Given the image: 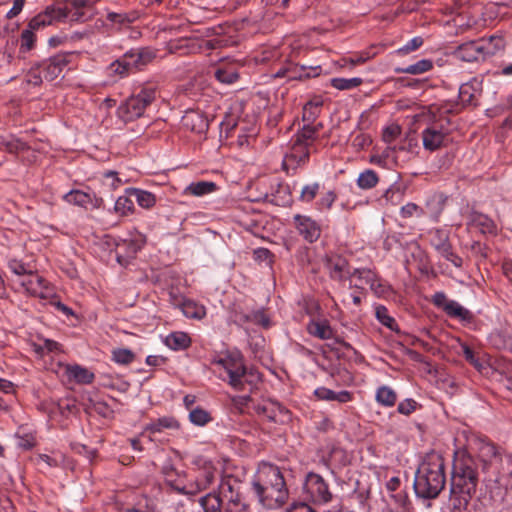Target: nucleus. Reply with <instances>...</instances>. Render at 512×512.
Here are the masks:
<instances>
[{
    "label": "nucleus",
    "instance_id": "obj_1",
    "mask_svg": "<svg viewBox=\"0 0 512 512\" xmlns=\"http://www.w3.org/2000/svg\"><path fill=\"white\" fill-rule=\"evenodd\" d=\"M94 13V7L88 0H65L47 7L43 13L31 19L29 29L22 31L21 50L29 51L33 48L35 42L33 30L50 25L54 21L86 22L93 17Z\"/></svg>",
    "mask_w": 512,
    "mask_h": 512
},
{
    "label": "nucleus",
    "instance_id": "obj_2",
    "mask_svg": "<svg viewBox=\"0 0 512 512\" xmlns=\"http://www.w3.org/2000/svg\"><path fill=\"white\" fill-rule=\"evenodd\" d=\"M479 461L468 453L457 454L450 483L451 512H467L479 482Z\"/></svg>",
    "mask_w": 512,
    "mask_h": 512
},
{
    "label": "nucleus",
    "instance_id": "obj_3",
    "mask_svg": "<svg viewBox=\"0 0 512 512\" xmlns=\"http://www.w3.org/2000/svg\"><path fill=\"white\" fill-rule=\"evenodd\" d=\"M252 488L262 506L268 509L282 507L289 492L280 468L270 463H262L252 481Z\"/></svg>",
    "mask_w": 512,
    "mask_h": 512
},
{
    "label": "nucleus",
    "instance_id": "obj_4",
    "mask_svg": "<svg viewBox=\"0 0 512 512\" xmlns=\"http://www.w3.org/2000/svg\"><path fill=\"white\" fill-rule=\"evenodd\" d=\"M444 459L439 454H431L419 466L414 480V490L418 497L436 498L446 482Z\"/></svg>",
    "mask_w": 512,
    "mask_h": 512
},
{
    "label": "nucleus",
    "instance_id": "obj_5",
    "mask_svg": "<svg viewBox=\"0 0 512 512\" xmlns=\"http://www.w3.org/2000/svg\"><path fill=\"white\" fill-rule=\"evenodd\" d=\"M214 364L227 374L229 384L236 390H251L260 381V374L253 369H247L239 354L227 355L214 360Z\"/></svg>",
    "mask_w": 512,
    "mask_h": 512
},
{
    "label": "nucleus",
    "instance_id": "obj_6",
    "mask_svg": "<svg viewBox=\"0 0 512 512\" xmlns=\"http://www.w3.org/2000/svg\"><path fill=\"white\" fill-rule=\"evenodd\" d=\"M193 464L197 468L195 479L187 486L176 487V491L183 495H196L199 492L207 490L215 482L218 476V470L212 461L197 457Z\"/></svg>",
    "mask_w": 512,
    "mask_h": 512
},
{
    "label": "nucleus",
    "instance_id": "obj_7",
    "mask_svg": "<svg viewBox=\"0 0 512 512\" xmlns=\"http://www.w3.org/2000/svg\"><path fill=\"white\" fill-rule=\"evenodd\" d=\"M156 88L152 85L143 87L138 94L132 95L118 107V115L124 122L141 117L146 108L155 100Z\"/></svg>",
    "mask_w": 512,
    "mask_h": 512
},
{
    "label": "nucleus",
    "instance_id": "obj_8",
    "mask_svg": "<svg viewBox=\"0 0 512 512\" xmlns=\"http://www.w3.org/2000/svg\"><path fill=\"white\" fill-rule=\"evenodd\" d=\"M504 42L501 37H490L463 43L457 49V56L466 62L485 60L487 56L493 55L496 50L502 49Z\"/></svg>",
    "mask_w": 512,
    "mask_h": 512
},
{
    "label": "nucleus",
    "instance_id": "obj_9",
    "mask_svg": "<svg viewBox=\"0 0 512 512\" xmlns=\"http://www.w3.org/2000/svg\"><path fill=\"white\" fill-rule=\"evenodd\" d=\"M242 482L231 474L223 475L217 487V492L226 504L228 512H247L242 492Z\"/></svg>",
    "mask_w": 512,
    "mask_h": 512
},
{
    "label": "nucleus",
    "instance_id": "obj_10",
    "mask_svg": "<svg viewBox=\"0 0 512 512\" xmlns=\"http://www.w3.org/2000/svg\"><path fill=\"white\" fill-rule=\"evenodd\" d=\"M321 124L312 125L306 123L301 131L295 135L291 153L287 155L288 161L293 160L298 164L304 163L309 157V145L316 139Z\"/></svg>",
    "mask_w": 512,
    "mask_h": 512
},
{
    "label": "nucleus",
    "instance_id": "obj_11",
    "mask_svg": "<svg viewBox=\"0 0 512 512\" xmlns=\"http://www.w3.org/2000/svg\"><path fill=\"white\" fill-rule=\"evenodd\" d=\"M304 491L315 504H327L332 501L333 494L328 483L317 473L309 472L305 477Z\"/></svg>",
    "mask_w": 512,
    "mask_h": 512
},
{
    "label": "nucleus",
    "instance_id": "obj_12",
    "mask_svg": "<svg viewBox=\"0 0 512 512\" xmlns=\"http://www.w3.org/2000/svg\"><path fill=\"white\" fill-rule=\"evenodd\" d=\"M17 283L24 288L25 292L29 295L39 297L41 299H48L53 295L52 289L47 285L45 279L32 271Z\"/></svg>",
    "mask_w": 512,
    "mask_h": 512
},
{
    "label": "nucleus",
    "instance_id": "obj_13",
    "mask_svg": "<svg viewBox=\"0 0 512 512\" xmlns=\"http://www.w3.org/2000/svg\"><path fill=\"white\" fill-rule=\"evenodd\" d=\"M71 54L60 53L43 61L40 65L43 77L47 81H53L61 76L70 63Z\"/></svg>",
    "mask_w": 512,
    "mask_h": 512
},
{
    "label": "nucleus",
    "instance_id": "obj_14",
    "mask_svg": "<svg viewBox=\"0 0 512 512\" xmlns=\"http://www.w3.org/2000/svg\"><path fill=\"white\" fill-rule=\"evenodd\" d=\"M146 243L145 235L141 233H136L130 239L123 240L121 243L117 244L116 247V258L120 264H124L128 261V259L134 258L139 250Z\"/></svg>",
    "mask_w": 512,
    "mask_h": 512
},
{
    "label": "nucleus",
    "instance_id": "obj_15",
    "mask_svg": "<svg viewBox=\"0 0 512 512\" xmlns=\"http://www.w3.org/2000/svg\"><path fill=\"white\" fill-rule=\"evenodd\" d=\"M422 144L425 150L433 152L443 146L447 140V132L442 126L433 124L425 128L422 133Z\"/></svg>",
    "mask_w": 512,
    "mask_h": 512
},
{
    "label": "nucleus",
    "instance_id": "obj_16",
    "mask_svg": "<svg viewBox=\"0 0 512 512\" xmlns=\"http://www.w3.org/2000/svg\"><path fill=\"white\" fill-rule=\"evenodd\" d=\"M294 224L298 233L308 242H315L321 234L319 225L312 218L297 214L294 216Z\"/></svg>",
    "mask_w": 512,
    "mask_h": 512
},
{
    "label": "nucleus",
    "instance_id": "obj_17",
    "mask_svg": "<svg viewBox=\"0 0 512 512\" xmlns=\"http://www.w3.org/2000/svg\"><path fill=\"white\" fill-rule=\"evenodd\" d=\"M324 265L333 280L343 281L349 274L348 262L341 255L327 254L324 259Z\"/></svg>",
    "mask_w": 512,
    "mask_h": 512
},
{
    "label": "nucleus",
    "instance_id": "obj_18",
    "mask_svg": "<svg viewBox=\"0 0 512 512\" xmlns=\"http://www.w3.org/2000/svg\"><path fill=\"white\" fill-rule=\"evenodd\" d=\"M182 125L192 132L203 133L207 131L209 122L200 111L188 110L182 117Z\"/></svg>",
    "mask_w": 512,
    "mask_h": 512
},
{
    "label": "nucleus",
    "instance_id": "obj_19",
    "mask_svg": "<svg viewBox=\"0 0 512 512\" xmlns=\"http://www.w3.org/2000/svg\"><path fill=\"white\" fill-rule=\"evenodd\" d=\"M481 82L477 79H473L467 83H464L459 88V99L463 106L475 105V100L480 95Z\"/></svg>",
    "mask_w": 512,
    "mask_h": 512
},
{
    "label": "nucleus",
    "instance_id": "obj_20",
    "mask_svg": "<svg viewBox=\"0 0 512 512\" xmlns=\"http://www.w3.org/2000/svg\"><path fill=\"white\" fill-rule=\"evenodd\" d=\"M259 414H263L267 419L273 422L283 421L288 415V410L278 402L269 401L257 408Z\"/></svg>",
    "mask_w": 512,
    "mask_h": 512
},
{
    "label": "nucleus",
    "instance_id": "obj_21",
    "mask_svg": "<svg viewBox=\"0 0 512 512\" xmlns=\"http://www.w3.org/2000/svg\"><path fill=\"white\" fill-rule=\"evenodd\" d=\"M199 504L204 512H228L224 500L216 490L201 497Z\"/></svg>",
    "mask_w": 512,
    "mask_h": 512
},
{
    "label": "nucleus",
    "instance_id": "obj_22",
    "mask_svg": "<svg viewBox=\"0 0 512 512\" xmlns=\"http://www.w3.org/2000/svg\"><path fill=\"white\" fill-rule=\"evenodd\" d=\"M468 225L471 228L478 229L483 234H492L496 231V225L492 219L475 211L470 214Z\"/></svg>",
    "mask_w": 512,
    "mask_h": 512
},
{
    "label": "nucleus",
    "instance_id": "obj_23",
    "mask_svg": "<svg viewBox=\"0 0 512 512\" xmlns=\"http://www.w3.org/2000/svg\"><path fill=\"white\" fill-rule=\"evenodd\" d=\"M435 249L437 252L444 257L446 260L450 261L454 266L461 267L462 265V258H460L458 255H456L453 250L452 246L448 241V237L444 236L442 237L439 235L438 241L433 243Z\"/></svg>",
    "mask_w": 512,
    "mask_h": 512
},
{
    "label": "nucleus",
    "instance_id": "obj_24",
    "mask_svg": "<svg viewBox=\"0 0 512 512\" xmlns=\"http://www.w3.org/2000/svg\"><path fill=\"white\" fill-rule=\"evenodd\" d=\"M307 331L310 335L321 340H328L333 337V330L326 320H311L307 324Z\"/></svg>",
    "mask_w": 512,
    "mask_h": 512
},
{
    "label": "nucleus",
    "instance_id": "obj_25",
    "mask_svg": "<svg viewBox=\"0 0 512 512\" xmlns=\"http://www.w3.org/2000/svg\"><path fill=\"white\" fill-rule=\"evenodd\" d=\"M446 202L443 194H433L426 202L424 215H428L434 221H438Z\"/></svg>",
    "mask_w": 512,
    "mask_h": 512
},
{
    "label": "nucleus",
    "instance_id": "obj_26",
    "mask_svg": "<svg viewBox=\"0 0 512 512\" xmlns=\"http://www.w3.org/2000/svg\"><path fill=\"white\" fill-rule=\"evenodd\" d=\"M65 372L69 379L79 384H90L94 380V374L87 368L79 365H67Z\"/></svg>",
    "mask_w": 512,
    "mask_h": 512
},
{
    "label": "nucleus",
    "instance_id": "obj_27",
    "mask_svg": "<svg viewBox=\"0 0 512 512\" xmlns=\"http://www.w3.org/2000/svg\"><path fill=\"white\" fill-rule=\"evenodd\" d=\"M314 395L319 400H325V401H337L339 403H346L351 400V393L342 390L339 392H335L329 388L326 387H319L314 391Z\"/></svg>",
    "mask_w": 512,
    "mask_h": 512
},
{
    "label": "nucleus",
    "instance_id": "obj_28",
    "mask_svg": "<svg viewBox=\"0 0 512 512\" xmlns=\"http://www.w3.org/2000/svg\"><path fill=\"white\" fill-rule=\"evenodd\" d=\"M323 106V99L320 96L313 97L303 107L302 119L304 122L313 124L319 117Z\"/></svg>",
    "mask_w": 512,
    "mask_h": 512
},
{
    "label": "nucleus",
    "instance_id": "obj_29",
    "mask_svg": "<svg viewBox=\"0 0 512 512\" xmlns=\"http://www.w3.org/2000/svg\"><path fill=\"white\" fill-rule=\"evenodd\" d=\"M165 344L173 350H184L191 345V339L185 332H173L165 338Z\"/></svg>",
    "mask_w": 512,
    "mask_h": 512
},
{
    "label": "nucleus",
    "instance_id": "obj_30",
    "mask_svg": "<svg viewBox=\"0 0 512 512\" xmlns=\"http://www.w3.org/2000/svg\"><path fill=\"white\" fill-rule=\"evenodd\" d=\"M433 68V62L429 59H421L418 62L406 67L395 68L396 73L419 75L430 71Z\"/></svg>",
    "mask_w": 512,
    "mask_h": 512
},
{
    "label": "nucleus",
    "instance_id": "obj_31",
    "mask_svg": "<svg viewBox=\"0 0 512 512\" xmlns=\"http://www.w3.org/2000/svg\"><path fill=\"white\" fill-rule=\"evenodd\" d=\"M216 190V184L211 181H199V182H193L190 185H188L184 193L190 194L193 196H203L209 193H212Z\"/></svg>",
    "mask_w": 512,
    "mask_h": 512
},
{
    "label": "nucleus",
    "instance_id": "obj_32",
    "mask_svg": "<svg viewBox=\"0 0 512 512\" xmlns=\"http://www.w3.org/2000/svg\"><path fill=\"white\" fill-rule=\"evenodd\" d=\"M238 320L242 323L251 322L253 324H258L264 328H267L270 325V320L262 309H258L251 313H241L238 315Z\"/></svg>",
    "mask_w": 512,
    "mask_h": 512
},
{
    "label": "nucleus",
    "instance_id": "obj_33",
    "mask_svg": "<svg viewBox=\"0 0 512 512\" xmlns=\"http://www.w3.org/2000/svg\"><path fill=\"white\" fill-rule=\"evenodd\" d=\"M179 423L173 417H162L157 419L154 422H151L146 427V431H149L152 434L160 433L165 429H178Z\"/></svg>",
    "mask_w": 512,
    "mask_h": 512
},
{
    "label": "nucleus",
    "instance_id": "obj_34",
    "mask_svg": "<svg viewBox=\"0 0 512 512\" xmlns=\"http://www.w3.org/2000/svg\"><path fill=\"white\" fill-rule=\"evenodd\" d=\"M376 401L385 407H392L397 401L396 392L389 386H380L375 395Z\"/></svg>",
    "mask_w": 512,
    "mask_h": 512
},
{
    "label": "nucleus",
    "instance_id": "obj_35",
    "mask_svg": "<svg viewBox=\"0 0 512 512\" xmlns=\"http://www.w3.org/2000/svg\"><path fill=\"white\" fill-rule=\"evenodd\" d=\"M181 311L185 317L192 319H202L206 315L205 308L193 301H184L181 305Z\"/></svg>",
    "mask_w": 512,
    "mask_h": 512
},
{
    "label": "nucleus",
    "instance_id": "obj_36",
    "mask_svg": "<svg viewBox=\"0 0 512 512\" xmlns=\"http://www.w3.org/2000/svg\"><path fill=\"white\" fill-rule=\"evenodd\" d=\"M215 77L221 83L232 84L237 81L239 74L235 67L224 66L215 70Z\"/></svg>",
    "mask_w": 512,
    "mask_h": 512
},
{
    "label": "nucleus",
    "instance_id": "obj_37",
    "mask_svg": "<svg viewBox=\"0 0 512 512\" xmlns=\"http://www.w3.org/2000/svg\"><path fill=\"white\" fill-rule=\"evenodd\" d=\"M444 311L450 317L458 318L461 320H468L471 317L470 312L461 306L458 302L450 300L446 305Z\"/></svg>",
    "mask_w": 512,
    "mask_h": 512
},
{
    "label": "nucleus",
    "instance_id": "obj_38",
    "mask_svg": "<svg viewBox=\"0 0 512 512\" xmlns=\"http://www.w3.org/2000/svg\"><path fill=\"white\" fill-rule=\"evenodd\" d=\"M378 175L374 170L367 169L360 173L357 179V185L364 190L375 187L378 183Z\"/></svg>",
    "mask_w": 512,
    "mask_h": 512
},
{
    "label": "nucleus",
    "instance_id": "obj_39",
    "mask_svg": "<svg viewBox=\"0 0 512 512\" xmlns=\"http://www.w3.org/2000/svg\"><path fill=\"white\" fill-rule=\"evenodd\" d=\"M64 199L70 204L78 205L81 207H86L91 203L90 195L80 190H72L68 192L65 194Z\"/></svg>",
    "mask_w": 512,
    "mask_h": 512
},
{
    "label": "nucleus",
    "instance_id": "obj_40",
    "mask_svg": "<svg viewBox=\"0 0 512 512\" xmlns=\"http://www.w3.org/2000/svg\"><path fill=\"white\" fill-rule=\"evenodd\" d=\"M375 316L377 320L384 325L385 327L389 328L392 331L397 330V324L395 319L389 315L388 310L383 305H378L375 308Z\"/></svg>",
    "mask_w": 512,
    "mask_h": 512
},
{
    "label": "nucleus",
    "instance_id": "obj_41",
    "mask_svg": "<svg viewBox=\"0 0 512 512\" xmlns=\"http://www.w3.org/2000/svg\"><path fill=\"white\" fill-rule=\"evenodd\" d=\"M363 80L359 77L354 78H333L331 80L332 87L338 90H350L362 84Z\"/></svg>",
    "mask_w": 512,
    "mask_h": 512
},
{
    "label": "nucleus",
    "instance_id": "obj_42",
    "mask_svg": "<svg viewBox=\"0 0 512 512\" xmlns=\"http://www.w3.org/2000/svg\"><path fill=\"white\" fill-rule=\"evenodd\" d=\"M0 144L9 152V153H18L26 149V144L21 140L13 137V136H3L1 137Z\"/></svg>",
    "mask_w": 512,
    "mask_h": 512
},
{
    "label": "nucleus",
    "instance_id": "obj_43",
    "mask_svg": "<svg viewBox=\"0 0 512 512\" xmlns=\"http://www.w3.org/2000/svg\"><path fill=\"white\" fill-rule=\"evenodd\" d=\"M189 420L197 426H204L209 423L212 418L208 411L202 408H194L189 413Z\"/></svg>",
    "mask_w": 512,
    "mask_h": 512
},
{
    "label": "nucleus",
    "instance_id": "obj_44",
    "mask_svg": "<svg viewBox=\"0 0 512 512\" xmlns=\"http://www.w3.org/2000/svg\"><path fill=\"white\" fill-rule=\"evenodd\" d=\"M134 196L139 206L145 209L153 207L156 203V198L154 194L148 191L135 189Z\"/></svg>",
    "mask_w": 512,
    "mask_h": 512
},
{
    "label": "nucleus",
    "instance_id": "obj_45",
    "mask_svg": "<svg viewBox=\"0 0 512 512\" xmlns=\"http://www.w3.org/2000/svg\"><path fill=\"white\" fill-rule=\"evenodd\" d=\"M135 358L134 353L127 348H119L112 351V360L118 364L127 365Z\"/></svg>",
    "mask_w": 512,
    "mask_h": 512
},
{
    "label": "nucleus",
    "instance_id": "obj_46",
    "mask_svg": "<svg viewBox=\"0 0 512 512\" xmlns=\"http://www.w3.org/2000/svg\"><path fill=\"white\" fill-rule=\"evenodd\" d=\"M111 75L118 76L120 78L129 74V63L124 60L123 56L111 63L108 67Z\"/></svg>",
    "mask_w": 512,
    "mask_h": 512
},
{
    "label": "nucleus",
    "instance_id": "obj_47",
    "mask_svg": "<svg viewBox=\"0 0 512 512\" xmlns=\"http://www.w3.org/2000/svg\"><path fill=\"white\" fill-rule=\"evenodd\" d=\"M480 457L483 462V468L486 467L488 462H491L492 459L497 458V449L493 444L484 443L480 447Z\"/></svg>",
    "mask_w": 512,
    "mask_h": 512
},
{
    "label": "nucleus",
    "instance_id": "obj_48",
    "mask_svg": "<svg viewBox=\"0 0 512 512\" xmlns=\"http://www.w3.org/2000/svg\"><path fill=\"white\" fill-rule=\"evenodd\" d=\"M461 349L465 359L478 371H482L485 368L484 363L476 357L474 351L467 344L462 343Z\"/></svg>",
    "mask_w": 512,
    "mask_h": 512
},
{
    "label": "nucleus",
    "instance_id": "obj_49",
    "mask_svg": "<svg viewBox=\"0 0 512 512\" xmlns=\"http://www.w3.org/2000/svg\"><path fill=\"white\" fill-rule=\"evenodd\" d=\"M125 512H157V508L154 501L144 498L133 507L126 508Z\"/></svg>",
    "mask_w": 512,
    "mask_h": 512
},
{
    "label": "nucleus",
    "instance_id": "obj_50",
    "mask_svg": "<svg viewBox=\"0 0 512 512\" xmlns=\"http://www.w3.org/2000/svg\"><path fill=\"white\" fill-rule=\"evenodd\" d=\"M401 134V127L398 124H390L384 128L382 139L385 143L390 144L396 140Z\"/></svg>",
    "mask_w": 512,
    "mask_h": 512
},
{
    "label": "nucleus",
    "instance_id": "obj_51",
    "mask_svg": "<svg viewBox=\"0 0 512 512\" xmlns=\"http://www.w3.org/2000/svg\"><path fill=\"white\" fill-rule=\"evenodd\" d=\"M319 188H320L319 183H312V184L305 185L300 192L299 199L302 202H311L316 197V195L319 191Z\"/></svg>",
    "mask_w": 512,
    "mask_h": 512
},
{
    "label": "nucleus",
    "instance_id": "obj_52",
    "mask_svg": "<svg viewBox=\"0 0 512 512\" xmlns=\"http://www.w3.org/2000/svg\"><path fill=\"white\" fill-rule=\"evenodd\" d=\"M43 71L40 65L33 67L26 74L25 82L27 85L39 86L42 83L44 77H42Z\"/></svg>",
    "mask_w": 512,
    "mask_h": 512
},
{
    "label": "nucleus",
    "instance_id": "obj_53",
    "mask_svg": "<svg viewBox=\"0 0 512 512\" xmlns=\"http://www.w3.org/2000/svg\"><path fill=\"white\" fill-rule=\"evenodd\" d=\"M401 215L403 217H412V216H424V209L418 206L415 203H407L401 208Z\"/></svg>",
    "mask_w": 512,
    "mask_h": 512
},
{
    "label": "nucleus",
    "instance_id": "obj_54",
    "mask_svg": "<svg viewBox=\"0 0 512 512\" xmlns=\"http://www.w3.org/2000/svg\"><path fill=\"white\" fill-rule=\"evenodd\" d=\"M107 19L112 23L122 26L133 22L135 17H131L126 13L109 12L107 14Z\"/></svg>",
    "mask_w": 512,
    "mask_h": 512
},
{
    "label": "nucleus",
    "instance_id": "obj_55",
    "mask_svg": "<svg viewBox=\"0 0 512 512\" xmlns=\"http://www.w3.org/2000/svg\"><path fill=\"white\" fill-rule=\"evenodd\" d=\"M137 54V59L140 61L141 68L150 63L155 58V52L149 48H142L134 50Z\"/></svg>",
    "mask_w": 512,
    "mask_h": 512
},
{
    "label": "nucleus",
    "instance_id": "obj_56",
    "mask_svg": "<svg viewBox=\"0 0 512 512\" xmlns=\"http://www.w3.org/2000/svg\"><path fill=\"white\" fill-rule=\"evenodd\" d=\"M422 44L423 39L421 37H414L409 40L403 47L399 48L397 52L401 55H406L420 48Z\"/></svg>",
    "mask_w": 512,
    "mask_h": 512
},
{
    "label": "nucleus",
    "instance_id": "obj_57",
    "mask_svg": "<svg viewBox=\"0 0 512 512\" xmlns=\"http://www.w3.org/2000/svg\"><path fill=\"white\" fill-rule=\"evenodd\" d=\"M417 402L413 399H405L404 401L398 404L397 410L400 414L410 415L416 410Z\"/></svg>",
    "mask_w": 512,
    "mask_h": 512
},
{
    "label": "nucleus",
    "instance_id": "obj_58",
    "mask_svg": "<svg viewBox=\"0 0 512 512\" xmlns=\"http://www.w3.org/2000/svg\"><path fill=\"white\" fill-rule=\"evenodd\" d=\"M353 276L357 277L362 283L369 284L377 278L376 274L369 269H356Z\"/></svg>",
    "mask_w": 512,
    "mask_h": 512
},
{
    "label": "nucleus",
    "instance_id": "obj_59",
    "mask_svg": "<svg viewBox=\"0 0 512 512\" xmlns=\"http://www.w3.org/2000/svg\"><path fill=\"white\" fill-rule=\"evenodd\" d=\"M36 352L44 353L46 352H58L60 351V344L54 340L45 339L43 344L36 346Z\"/></svg>",
    "mask_w": 512,
    "mask_h": 512
},
{
    "label": "nucleus",
    "instance_id": "obj_60",
    "mask_svg": "<svg viewBox=\"0 0 512 512\" xmlns=\"http://www.w3.org/2000/svg\"><path fill=\"white\" fill-rule=\"evenodd\" d=\"M166 483L176 491V487L185 486L181 481L174 479V469L172 467H165L163 469Z\"/></svg>",
    "mask_w": 512,
    "mask_h": 512
},
{
    "label": "nucleus",
    "instance_id": "obj_61",
    "mask_svg": "<svg viewBox=\"0 0 512 512\" xmlns=\"http://www.w3.org/2000/svg\"><path fill=\"white\" fill-rule=\"evenodd\" d=\"M123 58L129 63V71L132 69H141L140 61L137 59V54L134 50L126 52Z\"/></svg>",
    "mask_w": 512,
    "mask_h": 512
},
{
    "label": "nucleus",
    "instance_id": "obj_62",
    "mask_svg": "<svg viewBox=\"0 0 512 512\" xmlns=\"http://www.w3.org/2000/svg\"><path fill=\"white\" fill-rule=\"evenodd\" d=\"M35 445V438L30 434L18 436L17 446L21 449L28 450Z\"/></svg>",
    "mask_w": 512,
    "mask_h": 512
},
{
    "label": "nucleus",
    "instance_id": "obj_63",
    "mask_svg": "<svg viewBox=\"0 0 512 512\" xmlns=\"http://www.w3.org/2000/svg\"><path fill=\"white\" fill-rule=\"evenodd\" d=\"M133 208V202L127 197H119L115 203L116 211L122 212L123 214L127 211H131Z\"/></svg>",
    "mask_w": 512,
    "mask_h": 512
},
{
    "label": "nucleus",
    "instance_id": "obj_64",
    "mask_svg": "<svg viewBox=\"0 0 512 512\" xmlns=\"http://www.w3.org/2000/svg\"><path fill=\"white\" fill-rule=\"evenodd\" d=\"M9 268L19 277V279L24 278L29 273L24 264L15 260L9 263Z\"/></svg>",
    "mask_w": 512,
    "mask_h": 512
}]
</instances>
